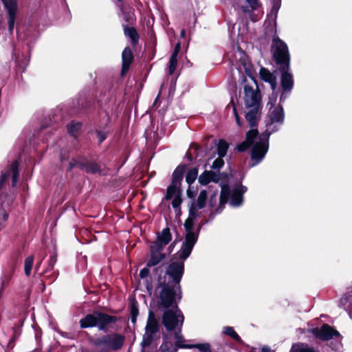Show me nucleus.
Wrapping results in <instances>:
<instances>
[{"instance_id": "f257e3e1", "label": "nucleus", "mask_w": 352, "mask_h": 352, "mask_svg": "<svg viewBox=\"0 0 352 352\" xmlns=\"http://www.w3.org/2000/svg\"><path fill=\"white\" fill-rule=\"evenodd\" d=\"M281 104L269 110L266 129L263 133L258 135V130L252 129L247 132L245 140L237 146L239 152H243L252 146L250 167L255 166L263 161L269 149L270 136L277 132L284 124L285 113Z\"/></svg>"}, {"instance_id": "f03ea898", "label": "nucleus", "mask_w": 352, "mask_h": 352, "mask_svg": "<svg viewBox=\"0 0 352 352\" xmlns=\"http://www.w3.org/2000/svg\"><path fill=\"white\" fill-rule=\"evenodd\" d=\"M181 261H172L166 269L163 278L158 280V306L160 308H167L177 302V299L181 300L182 292L180 281L184 272V263L186 259Z\"/></svg>"}, {"instance_id": "7ed1b4c3", "label": "nucleus", "mask_w": 352, "mask_h": 352, "mask_svg": "<svg viewBox=\"0 0 352 352\" xmlns=\"http://www.w3.org/2000/svg\"><path fill=\"white\" fill-rule=\"evenodd\" d=\"M199 215L198 208L192 203L189 209L188 217L184 224L186 231L185 241L179 252V256L182 259H186L190 256L195 244L197 241L199 233L202 226L207 223L206 221L201 223L197 228V232H195L193 231L194 221Z\"/></svg>"}, {"instance_id": "20e7f679", "label": "nucleus", "mask_w": 352, "mask_h": 352, "mask_svg": "<svg viewBox=\"0 0 352 352\" xmlns=\"http://www.w3.org/2000/svg\"><path fill=\"white\" fill-rule=\"evenodd\" d=\"M179 300L177 299V302L170 306V307H172V309L166 310L162 318V324L168 331L167 333L164 334L163 338L165 336L168 335L170 336L171 335V342L173 343V340H174V344L177 342V334L179 333H182V328L184 320V315L177 306Z\"/></svg>"}, {"instance_id": "39448f33", "label": "nucleus", "mask_w": 352, "mask_h": 352, "mask_svg": "<svg viewBox=\"0 0 352 352\" xmlns=\"http://www.w3.org/2000/svg\"><path fill=\"white\" fill-rule=\"evenodd\" d=\"M94 352H115L120 350L125 342L124 336L110 333L91 339Z\"/></svg>"}, {"instance_id": "423d86ee", "label": "nucleus", "mask_w": 352, "mask_h": 352, "mask_svg": "<svg viewBox=\"0 0 352 352\" xmlns=\"http://www.w3.org/2000/svg\"><path fill=\"white\" fill-rule=\"evenodd\" d=\"M160 324L155 314L150 311L145 327V333L141 343L142 352H149L156 347V341L160 338ZM159 352V351H157Z\"/></svg>"}, {"instance_id": "0eeeda50", "label": "nucleus", "mask_w": 352, "mask_h": 352, "mask_svg": "<svg viewBox=\"0 0 352 352\" xmlns=\"http://www.w3.org/2000/svg\"><path fill=\"white\" fill-rule=\"evenodd\" d=\"M118 321V318L100 311H94L80 319V327L83 329L97 327L98 330L107 331L111 324Z\"/></svg>"}, {"instance_id": "6e6552de", "label": "nucleus", "mask_w": 352, "mask_h": 352, "mask_svg": "<svg viewBox=\"0 0 352 352\" xmlns=\"http://www.w3.org/2000/svg\"><path fill=\"white\" fill-rule=\"evenodd\" d=\"M175 344L171 342L172 336H165L164 341L159 348V352H177L179 349H197L199 352H212L209 343L188 344L182 333L177 336Z\"/></svg>"}, {"instance_id": "1a4fd4ad", "label": "nucleus", "mask_w": 352, "mask_h": 352, "mask_svg": "<svg viewBox=\"0 0 352 352\" xmlns=\"http://www.w3.org/2000/svg\"><path fill=\"white\" fill-rule=\"evenodd\" d=\"M230 196V188L228 186H223L221 188V194L218 197L217 193H213L209 200L210 214L206 223L214 219V217L221 213L227 204Z\"/></svg>"}, {"instance_id": "9d476101", "label": "nucleus", "mask_w": 352, "mask_h": 352, "mask_svg": "<svg viewBox=\"0 0 352 352\" xmlns=\"http://www.w3.org/2000/svg\"><path fill=\"white\" fill-rule=\"evenodd\" d=\"M273 56L277 64L285 66L287 69L289 67V54L287 44L278 37L273 38L272 41Z\"/></svg>"}, {"instance_id": "9b49d317", "label": "nucleus", "mask_w": 352, "mask_h": 352, "mask_svg": "<svg viewBox=\"0 0 352 352\" xmlns=\"http://www.w3.org/2000/svg\"><path fill=\"white\" fill-rule=\"evenodd\" d=\"M307 333V337L309 338V334H311L313 337L319 341H329L334 338H341L340 333L335 329L333 327L324 324L320 327H315L309 329L305 331Z\"/></svg>"}, {"instance_id": "f8f14e48", "label": "nucleus", "mask_w": 352, "mask_h": 352, "mask_svg": "<svg viewBox=\"0 0 352 352\" xmlns=\"http://www.w3.org/2000/svg\"><path fill=\"white\" fill-rule=\"evenodd\" d=\"M289 67L287 69L285 66L280 67V86L282 92L280 96V103H283L287 98L294 87L293 76L289 72Z\"/></svg>"}, {"instance_id": "ddd939ff", "label": "nucleus", "mask_w": 352, "mask_h": 352, "mask_svg": "<svg viewBox=\"0 0 352 352\" xmlns=\"http://www.w3.org/2000/svg\"><path fill=\"white\" fill-rule=\"evenodd\" d=\"M1 1L7 14L8 32L12 35L18 12V0H1Z\"/></svg>"}, {"instance_id": "4468645a", "label": "nucleus", "mask_w": 352, "mask_h": 352, "mask_svg": "<svg viewBox=\"0 0 352 352\" xmlns=\"http://www.w3.org/2000/svg\"><path fill=\"white\" fill-rule=\"evenodd\" d=\"M74 167H78L80 169L85 170L86 173L89 174L101 173L100 166L96 162L85 163L82 161L80 157L73 158L69 162L67 167V170L70 171Z\"/></svg>"}, {"instance_id": "2eb2a0df", "label": "nucleus", "mask_w": 352, "mask_h": 352, "mask_svg": "<svg viewBox=\"0 0 352 352\" xmlns=\"http://www.w3.org/2000/svg\"><path fill=\"white\" fill-rule=\"evenodd\" d=\"M244 93L245 105L247 108L260 107L261 96L258 89L254 90L252 87L247 85L244 87Z\"/></svg>"}, {"instance_id": "dca6fc26", "label": "nucleus", "mask_w": 352, "mask_h": 352, "mask_svg": "<svg viewBox=\"0 0 352 352\" xmlns=\"http://www.w3.org/2000/svg\"><path fill=\"white\" fill-rule=\"evenodd\" d=\"M10 177H12V186L14 187L19 178V162L17 161H13L5 170L2 171L0 176V190Z\"/></svg>"}, {"instance_id": "f3484780", "label": "nucleus", "mask_w": 352, "mask_h": 352, "mask_svg": "<svg viewBox=\"0 0 352 352\" xmlns=\"http://www.w3.org/2000/svg\"><path fill=\"white\" fill-rule=\"evenodd\" d=\"M247 187L243 185H239L236 186L232 192H230V205L234 208L241 206L243 202V194L247 191Z\"/></svg>"}, {"instance_id": "a211bd4d", "label": "nucleus", "mask_w": 352, "mask_h": 352, "mask_svg": "<svg viewBox=\"0 0 352 352\" xmlns=\"http://www.w3.org/2000/svg\"><path fill=\"white\" fill-rule=\"evenodd\" d=\"M164 249L158 248L157 245H151V258L146 263L147 267L157 265L165 258V254L162 253Z\"/></svg>"}, {"instance_id": "6ab92c4d", "label": "nucleus", "mask_w": 352, "mask_h": 352, "mask_svg": "<svg viewBox=\"0 0 352 352\" xmlns=\"http://www.w3.org/2000/svg\"><path fill=\"white\" fill-rule=\"evenodd\" d=\"M172 240V235L168 228H164L161 232L157 233V239L152 245H157L158 248L164 249Z\"/></svg>"}, {"instance_id": "aec40b11", "label": "nucleus", "mask_w": 352, "mask_h": 352, "mask_svg": "<svg viewBox=\"0 0 352 352\" xmlns=\"http://www.w3.org/2000/svg\"><path fill=\"white\" fill-rule=\"evenodd\" d=\"M133 60V56L129 47H126L122 54V75H124L129 69Z\"/></svg>"}, {"instance_id": "412c9836", "label": "nucleus", "mask_w": 352, "mask_h": 352, "mask_svg": "<svg viewBox=\"0 0 352 352\" xmlns=\"http://www.w3.org/2000/svg\"><path fill=\"white\" fill-rule=\"evenodd\" d=\"M261 78L270 85L271 89L274 91L276 89V77L271 73L267 69L261 67L259 72Z\"/></svg>"}, {"instance_id": "4be33fe9", "label": "nucleus", "mask_w": 352, "mask_h": 352, "mask_svg": "<svg viewBox=\"0 0 352 352\" xmlns=\"http://www.w3.org/2000/svg\"><path fill=\"white\" fill-rule=\"evenodd\" d=\"M339 306L346 311L350 313L352 310V287H349L347 292L340 300Z\"/></svg>"}, {"instance_id": "5701e85b", "label": "nucleus", "mask_w": 352, "mask_h": 352, "mask_svg": "<svg viewBox=\"0 0 352 352\" xmlns=\"http://www.w3.org/2000/svg\"><path fill=\"white\" fill-rule=\"evenodd\" d=\"M198 180L201 185H207L210 182H218L219 175L213 171L206 170L199 175Z\"/></svg>"}, {"instance_id": "b1692460", "label": "nucleus", "mask_w": 352, "mask_h": 352, "mask_svg": "<svg viewBox=\"0 0 352 352\" xmlns=\"http://www.w3.org/2000/svg\"><path fill=\"white\" fill-rule=\"evenodd\" d=\"M122 27L124 35L131 39L132 44L133 45L138 44L139 41V35L137 32V30L134 28L129 27L127 25H122Z\"/></svg>"}, {"instance_id": "393cba45", "label": "nucleus", "mask_w": 352, "mask_h": 352, "mask_svg": "<svg viewBox=\"0 0 352 352\" xmlns=\"http://www.w3.org/2000/svg\"><path fill=\"white\" fill-rule=\"evenodd\" d=\"M289 352H319L307 343L297 342L292 344Z\"/></svg>"}, {"instance_id": "a878e982", "label": "nucleus", "mask_w": 352, "mask_h": 352, "mask_svg": "<svg viewBox=\"0 0 352 352\" xmlns=\"http://www.w3.org/2000/svg\"><path fill=\"white\" fill-rule=\"evenodd\" d=\"M259 108L260 107H250V109L246 113L245 119L252 128L256 125L257 114Z\"/></svg>"}, {"instance_id": "bb28decb", "label": "nucleus", "mask_w": 352, "mask_h": 352, "mask_svg": "<svg viewBox=\"0 0 352 352\" xmlns=\"http://www.w3.org/2000/svg\"><path fill=\"white\" fill-rule=\"evenodd\" d=\"M185 165H179L176 168V169L174 170L173 173V184H177L178 186L180 185L181 182L183 179L184 173L185 172Z\"/></svg>"}, {"instance_id": "cd10ccee", "label": "nucleus", "mask_w": 352, "mask_h": 352, "mask_svg": "<svg viewBox=\"0 0 352 352\" xmlns=\"http://www.w3.org/2000/svg\"><path fill=\"white\" fill-rule=\"evenodd\" d=\"M12 58L14 59L17 67L21 69L23 72L29 63V59L23 57V55L21 56L19 53L16 54V51L14 52Z\"/></svg>"}, {"instance_id": "c85d7f7f", "label": "nucleus", "mask_w": 352, "mask_h": 352, "mask_svg": "<svg viewBox=\"0 0 352 352\" xmlns=\"http://www.w3.org/2000/svg\"><path fill=\"white\" fill-rule=\"evenodd\" d=\"M228 144L223 140H219L217 146V154L219 157H223L226 156L228 149Z\"/></svg>"}, {"instance_id": "c756f323", "label": "nucleus", "mask_w": 352, "mask_h": 352, "mask_svg": "<svg viewBox=\"0 0 352 352\" xmlns=\"http://www.w3.org/2000/svg\"><path fill=\"white\" fill-rule=\"evenodd\" d=\"M207 197V192L206 190H201L199 192L197 197V204H195L198 209H202L205 207Z\"/></svg>"}, {"instance_id": "7c9ffc66", "label": "nucleus", "mask_w": 352, "mask_h": 352, "mask_svg": "<svg viewBox=\"0 0 352 352\" xmlns=\"http://www.w3.org/2000/svg\"><path fill=\"white\" fill-rule=\"evenodd\" d=\"M198 175V170L196 168H192L188 171L186 175V182L190 185L192 184L195 179H197Z\"/></svg>"}, {"instance_id": "2f4dec72", "label": "nucleus", "mask_w": 352, "mask_h": 352, "mask_svg": "<svg viewBox=\"0 0 352 352\" xmlns=\"http://www.w3.org/2000/svg\"><path fill=\"white\" fill-rule=\"evenodd\" d=\"M81 123L79 122H72L67 125V130L70 135H75L76 133L81 128Z\"/></svg>"}, {"instance_id": "473e14b6", "label": "nucleus", "mask_w": 352, "mask_h": 352, "mask_svg": "<svg viewBox=\"0 0 352 352\" xmlns=\"http://www.w3.org/2000/svg\"><path fill=\"white\" fill-rule=\"evenodd\" d=\"M179 186L172 183L167 188L165 199L167 200L170 199L175 195H176V194H177V190Z\"/></svg>"}, {"instance_id": "72a5a7b5", "label": "nucleus", "mask_w": 352, "mask_h": 352, "mask_svg": "<svg viewBox=\"0 0 352 352\" xmlns=\"http://www.w3.org/2000/svg\"><path fill=\"white\" fill-rule=\"evenodd\" d=\"M34 257L30 256L27 257L24 263L25 273L27 276H29L31 273L32 267L33 265Z\"/></svg>"}, {"instance_id": "f704fd0d", "label": "nucleus", "mask_w": 352, "mask_h": 352, "mask_svg": "<svg viewBox=\"0 0 352 352\" xmlns=\"http://www.w3.org/2000/svg\"><path fill=\"white\" fill-rule=\"evenodd\" d=\"M130 312H131V322L133 323H135L136 322L137 317L139 314V310H138V307L137 302H133L131 304Z\"/></svg>"}, {"instance_id": "c9c22d12", "label": "nucleus", "mask_w": 352, "mask_h": 352, "mask_svg": "<svg viewBox=\"0 0 352 352\" xmlns=\"http://www.w3.org/2000/svg\"><path fill=\"white\" fill-rule=\"evenodd\" d=\"M223 333L230 336L233 340L236 341H240L241 338L231 327H226L223 328Z\"/></svg>"}, {"instance_id": "e433bc0d", "label": "nucleus", "mask_w": 352, "mask_h": 352, "mask_svg": "<svg viewBox=\"0 0 352 352\" xmlns=\"http://www.w3.org/2000/svg\"><path fill=\"white\" fill-rule=\"evenodd\" d=\"M182 202V199L181 197L180 192H178L176 194V195L173 197V199L172 201V206L175 209V212H180V205Z\"/></svg>"}, {"instance_id": "4c0bfd02", "label": "nucleus", "mask_w": 352, "mask_h": 352, "mask_svg": "<svg viewBox=\"0 0 352 352\" xmlns=\"http://www.w3.org/2000/svg\"><path fill=\"white\" fill-rule=\"evenodd\" d=\"M56 263V256L55 254H52L50 256L48 260V264L46 269L43 271V274H48L54 270V267Z\"/></svg>"}, {"instance_id": "58836bf2", "label": "nucleus", "mask_w": 352, "mask_h": 352, "mask_svg": "<svg viewBox=\"0 0 352 352\" xmlns=\"http://www.w3.org/2000/svg\"><path fill=\"white\" fill-rule=\"evenodd\" d=\"M177 65V57L170 56L168 63V74L173 75Z\"/></svg>"}, {"instance_id": "ea45409f", "label": "nucleus", "mask_w": 352, "mask_h": 352, "mask_svg": "<svg viewBox=\"0 0 352 352\" xmlns=\"http://www.w3.org/2000/svg\"><path fill=\"white\" fill-rule=\"evenodd\" d=\"M277 93L276 92V90L274 91H272V95L269 97V101L267 104V106L269 107L270 109H272L275 108V104L277 100Z\"/></svg>"}, {"instance_id": "a19ab883", "label": "nucleus", "mask_w": 352, "mask_h": 352, "mask_svg": "<svg viewBox=\"0 0 352 352\" xmlns=\"http://www.w3.org/2000/svg\"><path fill=\"white\" fill-rule=\"evenodd\" d=\"M58 271H52L48 274H43L44 279L49 281V283H52L58 277Z\"/></svg>"}, {"instance_id": "79ce46f5", "label": "nucleus", "mask_w": 352, "mask_h": 352, "mask_svg": "<svg viewBox=\"0 0 352 352\" xmlns=\"http://www.w3.org/2000/svg\"><path fill=\"white\" fill-rule=\"evenodd\" d=\"M122 17L125 21L131 24L135 21L134 14L131 12H127L122 10Z\"/></svg>"}, {"instance_id": "37998d69", "label": "nucleus", "mask_w": 352, "mask_h": 352, "mask_svg": "<svg viewBox=\"0 0 352 352\" xmlns=\"http://www.w3.org/2000/svg\"><path fill=\"white\" fill-rule=\"evenodd\" d=\"M224 165V161L223 160V157H221L219 156L218 158H217L212 163V165L211 168L214 170H220Z\"/></svg>"}, {"instance_id": "c03bdc74", "label": "nucleus", "mask_w": 352, "mask_h": 352, "mask_svg": "<svg viewBox=\"0 0 352 352\" xmlns=\"http://www.w3.org/2000/svg\"><path fill=\"white\" fill-rule=\"evenodd\" d=\"M247 3L250 6L251 10H256L260 6L259 0H245Z\"/></svg>"}, {"instance_id": "a18cd8bd", "label": "nucleus", "mask_w": 352, "mask_h": 352, "mask_svg": "<svg viewBox=\"0 0 352 352\" xmlns=\"http://www.w3.org/2000/svg\"><path fill=\"white\" fill-rule=\"evenodd\" d=\"M280 6L278 3H274L272 10H271V15L274 14V20H276L277 17V14L279 10Z\"/></svg>"}, {"instance_id": "49530a36", "label": "nucleus", "mask_w": 352, "mask_h": 352, "mask_svg": "<svg viewBox=\"0 0 352 352\" xmlns=\"http://www.w3.org/2000/svg\"><path fill=\"white\" fill-rule=\"evenodd\" d=\"M148 267H144L142 269L140 272V277L141 278H146L149 274V270L148 268Z\"/></svg>"}, {"instance_id": "de8ad7c7", "label": "nucleus", "mask_w": 352, "mask_h": 352, "mask_svg": "<svg viewBox=\"0 0 352 352\" xmlns=\"http://www.w3.org/2000/svg\"><path fill=\"white\" fill-rule=\"evenodd\" d=\"M97 137L98 138V140H99L100 143L103 142L107 138V135H106L105 132H103V131H98Z\"/></svg>"}, {"instance_id": "09e8293b", "label": "nucleus", "mask_w": 352, "mask_h": 352, "mask_svg": "<svg viewBox=\"0 0 352 352\" xmlns=\"http://www.w3.org/2000/svg\"><path fill=\"white\" fill-rule=\"evenodd\" d=\"M180 48H181L180 43H177L175 46L174 51H173V54H171V56L177 57L178 54L180 51Z\"/></svg>"}, {"instance_id": "8fccbe9b", "label": "nucleus", "mask_w": 352, "mask_h": 352, "mask_svg": "<svg viewBox=\"0 0 352 352\" xmlns=\"http://www.w3.org/2000/svg\"><path fill=\"white\" fill-rule=\"evenodd\" d=\"M233 112H234V116H235V119H236V122L238 124V126H241V120H240V118H239V116L236 111V107H234L233 108Z\"/></svg>"}, {"instance_id": "3c124183", "label": "nucleus", "mask_w": 352, "mask_h": 352, "mask_svg": "<svg viewBox=\"0 0 352 352\" xmlns=\"http://www.w3.org/2000/svg\"><path fill=\"white\" fill-rule=\"evenodd\" d=\"M243 67H244V69L245 71V72H250V64L248 63H246L245 60L243 62Z\"/></svg>"}, {"instance_id": "603ef678", "label": "nucleus", "mask_w": 352, "mask_h": 352, "mask_svg": "<svg viewBox=\"0 0 352 352\" xmlns=\"http://www.w3.org/2000/svg\"><path fill=\"white\" fill-rule=\"evenodd\" d=\"M342 347V344L341 343H338L336 346V349L332 350L331 352H338V351L340 350V349Z\"/></svg>"}, {"instance_id": "864d4df0", "label": "nucleus", "mask_w": 352, "mask_h": 352, "mask_svg": "<svg viewBox=\"0 0 352 352\" xmlns=\"http://www.w3.org/2000/svg\"><path fill=\"white\" fill-rule=\"evenodd\" d=\"M241 10H243V12H245V13L249 12H250V6H242Z\"/></svg>"}, {"instance_id": "5fc2aeb1", "label": "nucleus", "mask_w": 352, "mask_h": 352, "mask_svg": "<svg viewBox=\"0 0 352 352\" xmlns=\"http://www.w3.org/2000/svg\"><path fill=\"white\" fill-rule=\"evenodd\" d=\"M69 160V156H65V154L63 153H61L60 155V160L62 162H63L64 160Z\"/></svg>"}, {"instance_id": "6e6d98bb", "label": "nucleus", "mask_w": 352, "mask_h": 352, "mask_svg": "<svg viewBox=\"0 0 352 352\" xmlns=\"http://www.w3.org/2000/svg\"><path fill=\"white\" fill-rule=\"evenodd\" d=\"M262 352H272L271 349L268 346H263L262 348Z\"/></svg>"}, {"instance_id": "4d7b16f0", "label": "nucleus", "mask_w": 352, "mask_h": 352, "mask_svg": "<svg viewBox=\"0 0 352 352\" xmlns=\"http://www.w3.org/2000/svg\"><path fill=\"white\" fill-rule=\"evenodd\" d=\"M186 35V31L184 29H182L181 32H180V36L181 37L184 38Z\"/></svg>"}, {"instance_id": "13d9d810", "label": "nucleus", "mask_w": 352, "mask_h": 352, "mask_svg": "<svg viewBox=\"0 0 352 352\" xmlns=\"http://www.w3.org/2000/svg\"><path fill=\"white\" fill-rule=\"evenodd\" d=\"M240 60H242L245 58V54L242 52H240Z\"/></svg>"}, {"instance_id": "bf43d9fd", "label": "nucleus", "mask_w": 352, "mask_h": 352, "mask_svg": "<svg viewBox=\"0 0 352 352\" xmlns=\"http://www.w3.org/2000/svg\"><path fill=\"white\" fill-rule=\"evenodd\" d=\"M118 1H122V0H118Z\"/></svg>"}]
</instances>
